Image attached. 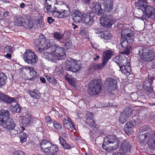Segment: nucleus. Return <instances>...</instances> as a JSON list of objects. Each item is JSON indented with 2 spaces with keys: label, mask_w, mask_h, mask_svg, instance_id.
<instances>
[{
  "label": "nucleus",
  "mask_w": 155,
  "mask_h": 155,
  "mask_svg": "<svg viewBox=\"0 0 155 155\" xmlns=\"http://www.w3.org/2000/svg\"><path fill=\"white\" fill-rule=\"evenodd\" d=\"M144 127H141L139 130L138 138L142 142L146 139H148V145L149 147L153 150H155V130L143 133Z\"/></svg>",
  "instance_id": "1"
},
{
  "label": "nucleus",
  "mask_w": 155,
  "mask_h": 155,
  "mask_svg": "<svg viewBox=\"0 0 155 155\" xmlns=\"http://www.w3.org/2000/svg\"><path fill=\"white\" fill-rule=\"evenodd\" d=\"M119 143L118 139L115 135H108L104 138L102 147L107 150H114L118 147Z\"/></svg>",
  "instance_id": "2"
},
{
  "label": "nucleus",
  "mask_w": 155,
  "mask_h": 155,
  "mask_svg": "<svg viewBox=\"0 0 155 155\" xmlns=\"http://www.w3.org/2000/svg\"><path fill=\"white\" fill-rule=\"evenodd\" d=\"M138 54L141 61H151L155 58V53L153 51L144 47L139 49Z\"/></svg>",
  "instance_id": "3"
},
{
  "label": "nucleus",
  "mask_w": 155,
  "mask_h": 155,
  "mask_svg": "<svg viewBox=\"0 0 155 155\" xmlns=\"http://www.w3.org/2000/svg\"><path fill=\"white\" fill-rule=\"evenodd\" d=\"M47 11L49 12H52L53 15L57 18H63L68 17L69 15L70 12L69 10L61 9V8L54 6L53 10L51 8L52 5H45Z\"/></svg>",
  "instance_id": "4"
},
{
  "label": "nucleus",
  "mask_w": 155,
  "mask_h": 155,
  "mask_svg": "<svg viewBox=\"0 0 155 155\" xmlns=\"http://www.w3.org/2000/svg\"><path fill=\"white\" fill-rule=\"evenodd\" d=\"M101 85L100 79H95L91 81L88 89L90 94L92 96L98 95L101 92Z\"/></svg>",
  "instance_id": "5"
},
{
  "label": "nucleus",
  "mask_w": 155,
  "mask_h": 155,
  "mask_svg": "<svg viewBox=\"0 0 155 155\" xmlns=\"http://www.w3.org/2000/svg\"><path fill=\"white\" fill-rule=\"evenodd\" d=\"M65 63L67 70L73 72H78L81 67V63L80 61H75L71 58H68Z\"/></svg>",
  "instance_id": "6"
},
{
  "label": "nucleus",
  "mask_w": 155,
  "mask_h": 155,
  "mask_svg": "<svg viewBox=\"0 0 155 155\" xmlns=\"http://www.w3.org/2000/svg\"><path fill=\"white\" fill-rule=\"evenodd\" d=\"M14 21L16 25L23 26L26 28H31L33 26L32 22L30 21L25 15L16 17L15 18Z\"/></svg>",
  "instance_id": "7"
},
{
  "label": "nucleus",
  "mask_w": 155,
  "mask_h": 155,
  "mask_svg": "<svg viewBox=\"0 0 155 155\" xmlns=\"http://www.w3.org/2000/svg\"><path fill=\"white\" fill-rule=\"evenodd\" d=\"M23 58L25 62L29 64H34L38 61L37 56L30 49L26 51L24 53Z\"/></svg>",
  "instance_id": "8"
},
{
  "label": "nucleus",
  "mask_w": 155,
  "mask_h": 155,
  "mask_svg": "<svg viewBox=\"0 0 155 155\" xmlns=\"http://www.w3.org/2000/svg\"><path fill=\"white\" fill-rule=\"evenodd\" d=\"M50 51H52L55 55L57 56L58 60L63 59L65 58V52L64 49L62 47L53 45L50 48Z\"/></svg>",
  "instance_id": "9"
},
{
  "label": "nucleus",
  "mask_w": 155,
  "mask_h": 155,
  "mask_svg": "<svg viewBox=\"0 0 155 155\" xmlns=\"http://www.w3.org/2000/svg\"><path fill=\"white\" fill-rule=\"evenodd\" d=\"M39 39L40 40L39 41V52L42 50L49 49L51 47V42L49 40L46 39L45 37L42 34L39 35Z\"/></svg>",
  "instance_id": "10"
},
{
  "label": "nucleus",
  "mask_w": 155,
  "mask_h": 155,
  "mask_svg": "<svg viewBox=\"0 0 155 155\" xmlns=\"http://www.w3.org/2000/svg\"><path fill=\"white\" fill-rule=\"evenodd\" d=\"M112 20L113 17L111 15L106 14L104 17L101 18L100 22L102 26L110 28L111 27L112 25Z\"/></svg>",
  "instance_id": "11"
},
{
  "label": "nucleus",
  "mask_w": 155,
  "mask_h": 155,
  "mask_svg": "<svg viewBox=\"0 0 155 155\" xmlns=\"http://www.w3.org/2000/svg\"><path fill=\"white\" fill-rule=\"evenodd\" d=\"M120 45L122 48H124L123 51L121 52L120 54L127 55L131 51L132 48L128 42L126 40L121 38L120 41Z\"/></svg>",
  "instance_id": "12"
},
{
  "label": "nucleus",
  "mask_w": 155,
  "mask_h": 155,
  "mask_svg": "<svg viewBox=\"0 0 155 155\" xmlns=\"http://www.w3.org/2000/svg\"><path fill=\"white\" fill-rule=\"evenodd\" d=\"M148 79V80L144 82L143 87L147 92L152 93L153 92V90L152 87H151V85L154 79V78L149 75Z\"/></svg>",
  "instance_id": "13"
},
{
  "label": "nucleus",
  "mask_w": 155,
  "mask_h": 155,
  "mask_svg": "<svg viewBox=\"0 0 155 155\" xmlns=\"http://www.w3.org/2000/svg\"><path fill=\"white\" fill-rule=\"evenodd\" d=\"M0 125L4 128L8 130H13L16 127V124L14 120L11 118L8 120Z\"/></svg>",
  "instance_id": "14"
},
{
  "label": "nucleus",
  "mask_w": 155,
  "mask_h": 155,
  "mask_svg": "<svg viewBox=\"0 0 155 155\" xmlns=\"http://www.w3.org/2000/svg\"><path fill=\"white\" fill-rule=\"evenodd\" d=\"M143 10L145 14V17L150 18L152 19L155 18V9L153 7L147 5L145 6Z\"/></svg>",
  "instance_id": "15"
},
{
  "label": "nucleus",
  "mask_w": 155,
  "mask_h": 155,
  "mask_svg": "<svg viewBox=\"0 0 155 155\" xmlns=\"http://www.w3.org/2000/svg\"><path fill=\"white\" fill-rule=\"evenodd\" d=\"M94 14L93 13H89L83 16L81 21L87 25H91L94 22Z\"/></svg>",
  "instance_id": "16"
},
{
  "label": "nucleus",
  "mask_w": 155,
  "mask_h": 155,
  "mask_svg": "<svg viewBox=\"0 0 155 155\" xmlns=\"http://www.w3.org/2000/svg\"><path fill=\"white\" fill-rule=\"evenodd\" d=\"M71 16L74 21L79 22L81 21L83 15L78 10H74L71 13Z\"/></svg>",
  "instance_id": "17"
},
{
  "label": "nucleus",
  "mask_w": 155,
  "mask_h": 155,
  "mask_svg": "<svg viewBox=\"0 0 155 155\" xmlns=\"http://www.w3.org/2000/svg\"><path fill=\"white\" fill-rule=\"evenodd\" d=\"M117 81L114 79L108 78L106 79L105 81L104 85L108 89L112 90L117 85Z\"/></svg>",
  "instance_id": "18"
},
{
  "label": "nucleus",
  "mask_w": 155,
  "mask_h": 155,
  "mask_svg": "<svg viewBox=\"0 0 155 155\" xmlns=\"http://www.w3.org/2000/svg\"><path fill=\"white\" fill-rule=\"evenodd\" d=\"M58 151L57 146L51 143L44 153L47 155H56Z\"/></svg>",
  "instance_id": "19"
},
{
  "label": "nucleus",
  "mask_w": 155,
  "mask_h": 155,
  "mask_svg": "<svg viewBox=\"0 0 155 155\" xmlns=\"http://www.w3.org/2000/svg\"><path fill=\"white\" fill-rule=\"evenodd\" d=\"M93 10L96 12L98 15L103 14L104 11L102 9L101 4L98 2H94L92 5Z\"/></svg>",
  "instance_id": "20"
},
{
  "label": "nucleus",
  "mask_w": 155,
  "mask_h": 155,
  "mask_svg": "<svg viewBox=\"0 0 155 155\" xmlns=\"http://www.w3.org/2000/svg\"><path fill=\"white\" fill-rule=\"evenodd\" d=\"M10 116L8 112L6 110H2L0 111V124H2L10 119Z\"/></svg>",
  "instance_id": "21"
},
{
  "label": "nucleus",
  "mask_w": 155,
  "mask_h": 155,
  "mask_svg": "<svg viewBox=\"0 0 155 155\" xmlns=\"http://www.w3.org/2000/svg\"><path fill=\"white\" fill-rule=\"evenodd\" d=\"M50 51L49 52H45L44 53V57L46 59H48V61H51L55 62L57 60V56L55 55L52 51Z\"/></svg>",
  "instance_id": "22"
},
{
  "label": "nucleus",
  "mask_w": 155,
  "mask_h": 155,
  "mask_svg": "<svg viewBox=\"0 0 155 155\" xmlns=\"http://www.w3.org/2000/svg\"><path fill=\"white\" fill-rule=\"evenodd\" d=\"M130 148L131 145L129 142L125 140L122 144L120 147V150L124 153L129 152Z\"/></svg>",
  "instance_id": "23"
},
{
  "label": "nucleus",
  "mask_w": 155,
  "mask_h": 155,
  "mask_svg": "<svg viewBox=\"0 0 155 155\" xmlns=\"http://www.w3.org/2000/svg\"><path fill=\"white\" fill-rule=\"evenodd\" d=\"M51 143L50 142L47 140H42L40 144L41 150L44 153Z\"/></svg>",
  "instance_id": "24"
},
{
  "label": "nucleus",
  "mask_w": 155,
  "mask_h": 155,
  "mask_svg": "<svg viewBox=\"0 0 155 155\" xmlns=\"http://www.w3.org/2000/svg\"><path fill=\"white\" fill-rule=\"evenodd\" d=\"M114 54L112 51L108 50L103 53V60L107 63Z\"/></svg>",
  "instance_id": "25"
},
{
  "label": "nucleus",
  "mask_w": 155,
  "mask_h": 155,
  "mask_svg": "<svg viewBox=\"0 0 155 155\" xmlns=\"http://www.w3.org/2000/svg\"><path fill=\"white\" fill-rule=\"evenodd\" d=\"M104 11L106 12H111L113 8V4L111 0H106L104 3Z\"/></svg>",
  "instance_id": "26"
},
{
  "label": "nucleus",
  "mask_w": 155,
  "mask_h": 155,
  "mask_svg": "<svg viewBox=\"0 0 155 155\" xmlns=\"http://www.w3.org/2000/svg\"><path fill=\"white\" fill-rule=\"evenodd\" d=\"M33 118L31 115L26 114L22 118L21 124L24 126H26L28 124L32 122Z\"/></svg>",
  "instance_id": "27"
},
{
  "label": "nucleus",
  "mask_w": 155,
  "mask_h": 155,
  "mask_svg": "<svg viewBox=\"0 0 155 155\" xmlns=\"http://www.w3.org/2000/svg\"><path fill=\"white\" fill-rule=\"evenodd\" d=\"M147 5V1L146 0H138L135 2V5L137 8L141 9L143 12Z\"/></svg>",
  "instance_id": "28"
},
{
  "label": "nucleus",
  "mask_w": 155,
  "mask_h": 155,
  "mask_svg": "<svg viewBox=\"0 0 155 155\" xmlns=\"http://www.w3.org/2000/svg\"><path fill=\"white\" fill-rule=\"evenodd\" d=\"M0 101L8 103H10L12 102H13L14 99L13 98L9 97L6 95L0 93Z\"/></svg>",
  "instance_id": "29"
},
{
  "label": "nucleus",
  "mask_w": 155,
  "mask_h": 155,
  "mask_svg": "<svg viewBox=\"0 0 155 155\" xmlns=\"http://www.w3.org/2000/svg\"><path fill=\"white\" fill-rule=\"evenodd\" d=\"M119 68L121 72L127 75H129L131 71L130 65H126L122 66H121Z\"/></svg>",
  "instance_id": "30"
},
{
  "label": "nucleus",
  "mask_w": 155,
  "mask_h": 155,
  "mask_svg": "<svg viewBox=\"0 0 155 155\" xmlns=\"http://www.w3.org/2000/svg\"><path fill=\"white\" fill-rule=\"evenodd\" d=\"M59 140L60 143L62 147L65 149H69L71 147V146L69 144L67 143L66 140L62 137H60Z\"/></svg>",
  "instance_id": "31"
},
{
  "label": "nucleus",
  "mask_w": 155,
  "mask_h": 155,
  "mask_svg": "<svg viewBox=\"0 0 155 155\" xmlns=\"http://www.w3.org/2000/svg\"><path fill=\"white\" fill-rule=\"evenodd\" d=\"M134 32L130 28H126L123 30L121 32V38H124L125 37L130 35Z\"/></svg>",
  "instance_id": "32"
},
{
  "label": "nucleus",
  "mask_w": 155,
  "mask_h": 155,
  "mask_svg": "<svg viewBox=\"0 0 155 155\" xmlns=\"http://www.w3.org/2000/svg\"><path fill=\"white\" fill-rule=\"evenodd\" d=\"M126 65H130V63L129 61V60L126 57L121 58H120L119 67L120 66H124Z\"/></svg>",
  "instance_id": "33"
},
{
  "label": "nucleus",
  "mask_w": 155,
  "mask_h": 155,
  "mask_svg": "<svg viewBox=\"0 0 155 155\" xmlns=\"http://www.w3.org/2000/svg\"><path fill=\"white\" fill-rule=\"evenodd\" d=\"M12 102L10 107L11 111L14 112H17L18 111L19 112L20 110L19 105L16 102Z\"/></svg>",
  "instance_id": "34"
},
{
  "label": "nucleus",
  "mask_w": 155,
  "mask_h": 155,
  "mask_svg": "<svg viewBox=\"0 0 155 155\" xmlns=\"http://www.w3.org/2000/svg\"><path fill=\"white\" fill-rule=\"evenodd\" d=\"M134 125L133 124L131 123L128 122L125 125L124 128V130L126 133H128L130 132L132 130V128L134 127Z\"/></svg>",
  "instance_id": "35"
},
{
  "label": "nucleus",
  "mask_w": 155,
  "mask_h": 155,
  "mask_svg": "<svg viewBox=\"0 0 155 155\" xmlns=\"http://www.w3.org/2000/svg\"><path fill=\"white\" fill-rule=\"evenodd\" d=\"M7 79V77L4 74L0 73V87L4 85Z\"/></svg>",
  "instance_id": "36"
},
{
  "label": "nucleus",
  "mask_w": 155,
  "mask_h": 155,
  "mask_svg": "<svg viewBox=\"0 0 155 155\" xmlns=\"http://www.w3.org/2000/svg\"><path fill=\"white\" fill-rule=\"evenodd\" d=\"M127 118L131 117L132 115V110L130 107H127L121 113Z\"/></svg>",
  "instance_id": "37"
},
{
  "label": "nucleus",
  "mask_w": 155,
  "mask_h": 155,
  "mask_svg": "<svg viewBox=\"0 0 155 155\" xmlns=\"http://www.w3.org/2000/svg\"><path fill=\"white\" fill-rule=\"evenodd\" d=\"M112 34L108 31H104L101 35V37L105 39H110L112 37Z\"/></svg>",
  "instance_id": "38"
},
{
  "label": "nucleus",
  "mask_w": 155,
  "mask_h": 155,
  "mask_svg": "<svg viewBox=\"0 0 155 155\" xmlns=\"http://www.w3.org/2000/svg\"><path fill=\"white\" fill-rule=\"evenodd\" d=\"M134 33H131V34L126 36L125 37V38H123L126 40L127 42H128L129 44H132L134 41Z\"/></svg>",
  "instance_id": "39"
},
{
  "label": "nucleus",
  "mask_w": 155,
  "mask_h": 155,
  "mask_svg": "<svg viewBox=\"0 0 155 155\" xmlns=\"http://www.w3.org/2000/svg\"><path fill=\"white\" fill-rule=\"evenodd\" d=\"M28 135L24 133H21L20 134L19 138L20 142L21 143H23L26 141L28 138Z\"/></svg>",
  "instance_id": "40"
},
{
  "label": "nucleus",
  "mask_w": 155,
  "mask_h": 155,
  "mask_svg": "<svg viewBox=\"0 0 155 155\" xmlns=\"http://www.w3.org/2000/svg\"><path fill=\"white\" fill-rule=\"evenodd\" d=\"M127 118L125 115L121 113L119 118V122L121 124H123L126 122Z\"/></svg>",
  "instance_id": "41"
},
{
  "label": "nucleus",
  "mask_w": 155,
  "mask_h": 155,
  "mask_svg": "<svg viewBox=\"0 0 155 155\" xmlns=\"http://www.w3.org/2000/svg\"><path fill=\"white\" fill-rule=\"evenodd\" d=\"M64 35L59 33L58 32H55L54 33V37L58 41H60L63 37Z\"/></svg>",
  "instance_id": "42"
},
{
  "label": "nucleus",
  "mask_w": 155,
  "mask_h": 155,
  "mask_svg": "<svg viewBox=\"0 0 155 155\" xmlns=\"http://www.w3.org/2000/svg\"><path fill=\"white\" fill-rule=\"evenodd\" d=\"M24 126H21L19 125L17 127V130H15V134L18 133H23L22 132L25 130V128L24 127Z\"/></svg>",
  "instance_id": "43"
},
{
  "label": "nucleus",
  "mask_w": 155,
  "mask_h": 155,
  "mask_svg": "<svg viewBox=\"0 0 155 155\" xmlns=\"http://www.w3.org/2000/svg\"><path fill=\"white\" fill-rule=\"evenodd\" d=\"M96 69V64H93L91 65L89 68V71L90 73H93L94 72Z\"/></svg>",
  "instance_id": "44"
},
{
  "label": "nucleus",
  "mask_w": 155,
  "mask_h": 155,
  "mask_svg": "<svg viewBox=\"0 0 155 155\" xmlns=\"http://www.w3.org/2000/svg\"><path fill=\"white\" fill-rule=\"evenodd\" d=\"M48 81L52 84L55 85L57 83V80L53 77H48L47 78Z\"/></svg>",
  "instance_id": "45"
},
{
  "label": "nucleus",
  "mask_w": 155,
  "mask_h": 155,
  "mask_svg": "<svg viewBox=\"0 0 155 155\" xmlns=\"http://www.w3.org/2000/svg\"><path fill=\"white\" fill-rule=\"evenodd\" d=\"M54 127L57 129L61 130L62 128L61 125L58 122L55 121L54 123Z\"/></svg>",
  "instance_id": "46"
},
{
  "label": "nucleus",
  "mask_w": 155,
  "mask_h": 155,
  "mask_svg": "<svg viewBox=\"0 0 155 155\" xmlns=\"http://www.w3.org/2000/svg\"><path fill=\"white\" fill-rule=\"evenodd\" d=\"M107 64V63L103 60L102 63H99L98 64L96 65V68H97L98 69H101Z\"/></svg>",
  "instance_id": "47"
},
{
  "label": "nucleus",
  "mask_w": 155,
  "mask_h": 155,
  "mask_svg": "<svg viewBox=\"0 0 155 155\" xmlns=\"http://www.w3.org/2000/svg\"><path fill=\"white\" fill-rule=\"evenodd\" d=\"M29 93L30 95L35 98H37L38 97V94L36 93V91L35 90L30 91Z\"/></svg>",
  "instance_id": "48"
},
{
  "label": "nucleus",
  "mask_w": 155,
  "mask_h": 155,
  "mask_svg": "<svg viewBox=\"0 0 155 155\" xmlns=\"http://www.w3.org/2000/svg\"><path fill=\"white\" fill-rule=\"evenodd\" d=\"M130 98L133 101H136L138 98L137 94L136 93H133L130 95Z\"/></svg>",
  "instance_id": "49"
},
{
  "label": "nucleus",
  "mask_w": 155,
  "mask_h": 155,
  "mask_svg": "<svg viewBox=\"0 0 155 155\" xmlns=\"http://www.w3.org/2000/svg\"><path fill=\"white\" fill-rule=\"evenodd\" d=\"M13 50L12 47L11 46H7L4 48V51L7 53H11Z\"/></svg>",
  "instance_id": "50"
},
{
  "label": "nucleus",
  "mask_w": 155,
  "mask_h": 155,
  "mask_svg": "<svg viewBox=\"0 0 155 155\" xmlns=\"http://www.w3.org/2000/svg\"><path fill=\"white\" fill-rule=\"evenodd\" d=\"M34 45L35 49H36L37 51H38L39 50V40L38 39H37L35 40L34 44Z\"/></svg>",
  "instance_id": "51"
},
{
  "label": "nucleus",
  "mask_w": 155,
  "mask_h": 155,
  "mask_svg": "<svg viewBox=\"0 0 155 155\" xmlns=\"http://www.w3.org/2000/svg\"><path fill=\"white\" fill-rule=\"evenodd\" d=\"M56 0H46L45 5H53L56 2Z\"/></svg>",
  "instance_id": "52"
},
{
  "label": "nucleus",
  "mask_w": 155,
  "mask_h": 155,
  "mask_svg": "<svg viewBox=\"0 0 155 155\" xmlns=\"http://www.w3.org/2000/svg\"><path fill=\"white\" fill-rule=\"evenodd\" d=\"M121 58L120 56H117L114 58L113 61L116 63L119 66Z\"/></svg>",
  "instance_id": "53"
},
{
  "label": "nucleus",
  "mask_w": 155,
  "mask_h": 155,
  "mask_svg": "<svg viewBox=\"0 0 155 155\" xmlns=\"http://www.w3.org/2000/svg\"><path fill=\"white\" fill-rule=\"evenodd\" d=\"M29 73L30 75L33 78L35 77L36 76V72L35 70H34L33 68L32 70L30 71Z\"/></svg>",
  "instance_id": "54"
},
{
  "label": "nucleus",
  "mask_w": 155,
  "mask_h": 155,
  "mask_svg": "<svg viewBox=\"0 0 155 155\" xmlns=\"http://www.w3.org/2000/svg\"><path fill=\"white\" fill-rule=\"evenodd\" d=\"M67 118L68 119L70 120V121H69L68 123H65L64 124H63V125L65 128L69 129L70 126V120H71V119L69 117H67Z\"/></svg>",
  "instance_id": "55"
},
{
  "label": "nucleus",
  "mask_w": 155,
  "mask_h": 155,
  "mask_svg": "<svg viewBox=\"0 0 155 155\" xmlns=\"http://www.w3.org/2000/svg\"><path fill=\"white\" fill-rule=\"evenodd\" d=\"M13 155H25L24 152L20 150L15 151L13 153Z\"/></svg>",
  "instance_id": "56"
},
{
  "label": "nucleus",
  "mask_w": 155,
  "mask_h": 155,
  "mask_svg": "<svg viewBox=\"0 0 155 155\" xmlns=\"http://www.w3.org/2000/svg\"><path fill=\"white\" fill-rule=\"evenodd\" d=\"M95 32L96 33L99 34L101 33L102 34V31L101 28V27H99L95 29Z\"/></svg>",
  "instance_id": "57"
},
{
  "label": "nucleus",
  "mask_w": 155,
  "mask_h": 155,
  "mask_svg": "<svg viewBox=\"0 0 155 155\" xmlns=\"http://www.w3.org/2000/svg\"><path fill=\"white\" fill-rule=\"evenodd\" d=\"M65 45L67 48H70L72 46V43L71 41H69L65 44Z\"/></svg>",
  "instance_id": "58"
},
{
  "label": "nucleus",
  "mask_w": 155,
  "mask_h": 155,
  "mask_svg": "<svg viewBox=\"0 0 155 155\" xmlns=\"http://www.w3.org/2000/svg\"><path fill=\"white\" fill-rule=\"evenodd\" d=\"M88 126L90 127L93 130H94L95 129L96 125L95 122H94L91 123V124H89Z\"/></svg>",
  "instance_id": "59"
},
{
  "label": "nucleus",
  "mask_w": 155,
  "mask_h": 155,
  "mask_svg": "<svg viewBox=\"0 0 155 155\" xmlns=\"http://www.w3.org/2000/svg\"><path fill=\"white\" fill-rule=\"evenodd\" d=\"M48 21L49 24H52L54 21V20L52 18V17H49L48 18Z\"/></svg>",
  "instance_id": "60"
},
{
  "label": "nucleus",
  "mask_w": 155,
  "mask_h": 155,
  "mask_svg": "<svg viewBox=\"0 0 155 155\" xmlns=\"http://www.w3.org/2000/svg\"><path fill=\"white\" fill-rule=\"evenodd\" d=\"M45 119L46 121L48 123L50 124L52 121L50 117L49 116H45Z\"/></svg>",
  "instance_id": "61"
},
{
  "label": "nucleus",
  "mask_w": 155,
  "mask_h": 155,
  "mask_svg": "<svg viewBox=\"0 0 155 155\" xmlns=\"http://www.w3.org/2000/svg\"><path fill=\"white\" fill-rule=\"evenodd\" d=\"M87 124H91L93 122H94V120L92 118H87Z\"/></svg>",
  "instance_id": "62"
},
{
  "label": "nucleus",
  "mask_w": 155,
  "mask_h": 155,
  "mask_svg": "<svg viewBox=\"0 0 155 155\" xmlns=\"http://www.w3.org/2000/svg\"><path fill=\"white\" fill-rule=\"evenodd\" d=\"M24 69L29 72L30 71L32 70V68L30 67H26L24 68Z\"/></svg>",
  "instance_id": "63"
},
{
  "label": "nucleus",
  "mask_w": 155,
  "mask_h": 155,
  "mask_svg": "<svg viewBox=\"0 0 155 155\" xmlns=\"http://www.w3.org/2000/svg\"><path fill=\"white\" fill-rule=\"evenodd\" d=\"M71 78H72L71 76L69 75L68 74H67L65 76V79L68 81H69Z\"/></svg>",
  "instance_id": "64"
}]
</instances>
